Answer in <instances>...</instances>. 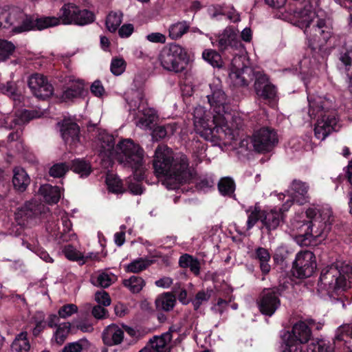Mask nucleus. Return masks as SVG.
Masks as SVG:
<instances>
[{
    "label": "nucleus",
    "mask_w": 352,
    "mask_h": 352,
    "mask_svg": "<svg viewBox=\"0 0 352 352\" xmlns=\"http://www.w3.org/2000/svg\"><path fill=\"white\" fill-rule=\"evenodd\" d=\"M297 231L294 234L298 241H302V245H308L313 240L320 242L324 239L330 229L327 221H293Z\"/></svg>",
    "instance_id": "0eeeda50"
},
{
    "label": "nucleus",
    "mask_w": 352,
    "mask_h": 352,
    "mask_svg": "<svg viewBox=\"0 0 352 352\" xmlns=\"http://www.w3.org/2000/svg\"><path fill=\"white\" fill-rule=\"evenodd\" d=\"M289 10L293 13L294 23L304 30L318 18L309 1H304L303 6L300 5V7L295 9L290 8Z\"/></svg>",
    "instance_id": "a211bd4d"
},
{
    "label": "nucleus",
    "mask_w": 352,
    "mask_h": 352,
    "mask_svg": "<svg viewBox=\"0 0 352 352\" xmlns=\"http://www.w3.org/2000/svg\"><path fill=\"white\" fill-rule=\"evenodd\" d=\"M189 29V25L186 21L178 22L169 28V36L173 39L182 37Z\"/></svg>",
    "instance_id": "49530a36"
},
{
    "label": "nucleus",
    "mask_w": 352,
    "mask_h": 352,
    "mask_svg": "<svg viewBox=\"0 0 352 352\" xmlns=\"http://www.w3.org/2000/svg\"><path fill=\"white\" fill-rule=\"evenodd\" d=\"M90 343L85 339H80L76 342L66 344L63 348L64 352H83L89 349Z\"/></svg>",
    "instance_id": "58836bf2"
},
{
    "label": "nucleus",
    "mask_w": 352,
    "mask_h": 352,
    "mask_svg": "<svg viewBox=\"0 0 352 352\" xmlns=\"http://www.w3.org/2000/svg\"><path fill=\"white\" fill-rule=\"evenodd\" d=\"M9 17L8 23H11L10 27H13L14 32H17V26L20 24V21L24 17V13L18 8H9Z\"/></svg>",
    "instance_id": "3c124183"
},
{
    "label": "nucleus",
    "mask_w": 352,
    "mask_h": 352,
    "mask_svg": "<svg viewBox=\"0 0 352 352\" xmlns=\"http://www.w3.org/2000/svg\"><path fill=\"white\" fill-rule=\"evenodd\" d=\"M106 184L109 190L114 193H122L124 192L122 182L116 175L108 173L106 177Z\"/></svg>",
    "instance_id": "79ce46f5"
},
{
    "label": "nucleus",
    "mask_w": 352,
    "mask_h": 352,
    "mask_svg": "<svg viewBox=\"0 0 352 352\" xmlns=\"http://www.w3.org/2000/svg\"><path fill=\"white\" fill-rule=\"evenodd\" d=\"M143 148L130 139L121 141L116 146L114 157L124 166L131 168L137 179L144 178Z\"/></svg>",
    "instance_id": "39448f33"
},
{
    "label": "nucleus",
    "mask_w": 352,
    "mask_h": 352,
    "mask_svg": "<svg viewBox=\"0 0 352 352\" xmlns=\"http://www.w3.org/2000/svg\"><path fill=\"white\" fill-rule=\"evenodd\" d=\"M69 166L65 163H58L52 166L49 171L50 176L53 177H61L68 171Z\"/></svg>",
    "instance_id": "6e6d98bb"
},
{
    "label": "nucleus",
    "mask_w": 352,
    "mask_h": 352,
    "mask_svg": "<svg viewBox=\"0 0 352 352\" xmlns=\"http://www.w3.org/2000/svg\"><path fill=\"white\" fill-rule=\"evenodd\" d=\"M352 282V266L336 263L324 267L318 283V292L322 298H334L344 291Z\"/></svg>",
    "instance_id": "f03ea898"
},
{
    "label": "nucleus",
    "mask_w": 352,
    "mask_h": 352,
    "mask_svg": "<svg viewBox=\"0 0 352 352\" xmlns=\"http://www.w3.org/2000/svg\"><path fill=\"white\" fill-rule=\"evenodd\" d=\"M98 140L100 146V155L103 159L114 157L116 147L113 136L102 131L98 133Z\"/></svg>",
    "instance_id": "5701e85b"
},
{
    "label": "nucleus",
    "mask_w": 352,
    "mask_h": 352,
    "mask_svg": "<svg viewBox=\"0 0 352 352\" xmlns=\"http://www.w3.org/2000/svg\"><path fill=\"white\" fill-rule=\"evenodd\" d=\"M241 45L236 40V34L232 30H226L218 40V47L221 50H225L228 47H237Z\"/></svg>",
    "instance_id": "2f4dec72"
},
{
    "label": "nucleus",
    "mask_w": 352,
    "mask_h": 352,
    "mask_svg": "<svg viewBox=\"0 0 352 352\" xmlns=\"http://www.w3.org/2000/svg\"><path fill=\"white\" fill-rule=\"evenodd\" d=\"M48 213L49 208L44 204L36 200H30L17 209L15 212V219H45L48 217Z\"/></svg>",
    "instance_id": "dca6fc26"
},
{
    "label": "nucleus",
    "mask_w": 352,
    "mask_h": 352,
    "mask_svg": "<svg viewBox=\"0 0 352 352\" xmlns=\"http://www.w3.org/2000/svg\"><path fill=\"white\" fill-rule=\"evenodd\" d=\"M251 142L256 152H269L278 143L277 133L272 128L263 127L253 134Z\"/></svg>",
    "instance_id": "4468645a"
},
{
    "label": "nucleus",
    "mask_w": 352,
    "mask_h": 352,
    "mask_svg": "<svg viewBox=\"0 0 352 352\" xmlns=\"http://www.w3.org/2000/svg\"><path fill=\"white\" fill-rule=\"evenodd\" d=\"M313 48H321L332 36V28L325 20L319 19L316 20L304 31Z\"/></svg>",
    "instance_id": "9b49d317"
},
{
    "label": "nucleus",
    "mask_w": 352,
    "mask_h": 352,
    "mask_svg": "<svg viewBox=\"0 0 352 352\" xmlns=\"http://www.w3.org/2000/svg\"><path fill=\"white\" fill-rule=\"evenodd\" d=\"M71 324L72 327L85 333L91 332L94 329L92 324L85 320H74Z\"/></svg>",
    "instance_id": "052dcab7"
},
{
    "label": "nucleus",
    "mask_w": 352,
    "mask_h": 352,
    "mask_svg": "<svg viewBox=\"0 0 352 352\" xmlns=\"http://www.w3.org/2000/svg\"><path fill=\"white\" fill-rule=\"evenodd\" d=\"M11 349L12 352H30V344L27 333L21 332L14 340Z\"/></svg>",
    "instance_id": "72a5a7b5"
},
{
    "label": "nucleus",
    "mask_w": 352,
    "mask_h": 352,
    "mask_svg": "<svg viewBox=\"0 0 352 352\" xmlns=\"http://www.w3.org/2000/svg\"><path fill=\"white\" fill-rule=\"evenodd\" d=\"M142 113L138 120L136 121V126L144 129H152L156 123L157 116L153 109L146 107L141 109Z\"/></svg>",
    "instance_id": "bb28decb"
},
{
    "label": "nucleus",
    "mask_w": 352,
    "mask_h": 352,
    "mask_svg": "<svg viewBox=\"0 0 352 352\" xmlns=\"http://www.w3.org/2000/svg\"><path fill=\"white\" fill-rule=\"evenodd\" d=\"M72 168L74 172L80 174L81 177L88 176L91 171L90 164L81 160H74Z\"/></svg>",
    "instance_id": "8fccbe9b"
},
{
    "label": "nucleus",
    "mask_w": 352,
    "mask_h": 352,
    "mask_svg": "<svg viewBox=\"0 0 352 352\" xmlns=\"http://www.w3.org/2000/svg\"><path fill=\"white\" fill-rule=\"evenodd\" d=\"M256 94L263 99H273L276 96V88L263 72H258L254 82Z\"/></svg>",
    "instance_id": "412c9836"
},
{
    "label": "nucleus",
    "mask_w": 352,
    "mask_h": 352,
    "mask_svg": "<svg viewBox=\"0 0 352 352\" xmlns=\"http://www.w3.org/2000/svg\"><path fill=\"white\" fill-rule=\"evenodd\" d=\"M90 89L91 93L97 97L102 96L104 91V89L100 80L94 81L91 85Z\"/></svg>",
    "instance_id": "338daca9"
},
{
    "label": "nucleus",
    "mask_w": 352,
    "mask_h": 352,
    "mask_svg": "<svg viewBox=\"0 0 352 352\" xmlns=\"http://www.w3.org/2000/svg\"><path fill=\"white\" fill-rule=\"evenodd\" d=\"M94 299L97 303L104 307L110 305L111 302L109 295L104 290L96 292Z\"/></svg>",
    "instance_id": "680f3d73"
},
{
    "label": "nucleus",
    "mask_w": 352,
    "mask_h": 352,
    "mask_svg": "<svg viewBox=\"0 0 352 352\" xmlns=\"http://www.w3.org/2000/svg\"><path fill=\"white\" fill-rule=\"evenodd\" d=\"M37 113L34 111L23 110L17 114L15 117L8 123V120H5V127L8 129H12L16 125H23L28 123L31 120L38 117Z\"/></svg>",
    "instance_id": "c756f323"
},
{
    "label": "nucleus",
    "mask_w": 352,
    "mask_h": 352,
    "mask_svg": "<svg viewBox=\"0 0 352 352\" xmlns=\"http://www.w3.org/2000/svg\"><path fill=\"white\" fill-rule=\"evenodd\" d=\"M156 175L165 177L163 184L167 188L175 190L194 178L189 168L187 157L182 153L174 154L166 145H159L155 151L153 162Z\"/></svg>",
    "instance_id": "f257e3e1"
},
{
    "label": "nucleus",
    "mask_w": 352,
    "mask_h": 352,
    "mask_svg": "<svg viewBox=\"0 0 352 352\" xmlns=\"http://www.w3.org/2000/svg\"><path fill=\"white\" fill-rule=\"evenodd\" d=\"M84 91V83L82 80L74 81L66 90H65L62 95L63 100H72L74 98L80 97Z\"/></svg>",
    "instance_id": "473e14b6"
},
{
    "label": "nucleus",
    "mask_w": 352,
    "mask_h": 352,
    "mask_svg": "<svg viewBox=\"0 0 352 352\" xmlns=\"http://www.w3.org/2000/svg\"><path fill=\"white\" fill-rule=\"evenodd\" d=\"M36 28V19H34L31 16H28L24 14V17L20 21V24L17 26V32H21L23 31H28Z\"/></svg>",
    "instance_id": "5fc2aeb1"
},
{
    "label": "nucleus",
    "mask_w": 352,
    "mask_h": 352,
    "mask_svg": "<svg viewBox=\"0 0 352 352\" xmlns=\"http://www.w3.org/2000/svg\"><path fill=\"white\" fill-rule=\"evenodd\" d=\"M340 68L344 69L346 74L352 71V49L343 47L338 55Z\"/></svg>",
    "instance_id": "4c0bfd02"
},
{
    "label": "nucleus",
    "mask_w": 352,
    "mask_h": 352,
    "mask_svg": "<svg viewBox=\"0 0 352 352\" xmlns=\"http://www.w3.org/2000/svg\"><path fill=\"white\" fill-rule=\"evenodd\" d=\"M28 86L32 94L38 98L45 100L54 92V88L47 78L41 74H34L29 77Z\"/></svg>",
    "instance_id": "f3484780"
},
{
    "label": "nucleus",
    "mask_w": 352,
    "mask_h": 352,
    "mask_svg": "<svg viewBox=\"0 0 352 352\" xmlns=\"http://www.w3.org/2000/svg\"><path fill=\"white\" fill-rule=\"evenodd\" d=\"M38 193L43 197L44 201L49 204L58 203L61 196L60 188L52 186L50 184L42 185L39 188Z\"/></svg>",
    "instance_id": "cd10ccee"
},
{
    "label": "nucleus",
    "mask_w": 352,
    "mask_h": 352,
    "mask_svg": "<svg viewBox=\"0 0 352 352\" xmlns=\"http://www.w3.org/2000/svg\"><path fill=\"white\" fill-rule=\"evenodd\" d=\"M1 91L8 96H14L16 92V84L14 82H8L1 87Z\"/></svg>",
    "instance_id": "774afa93"
},
{
    "label": "nucleus",
    "mask_w": 352,
    "mask_h": 352,
    "mask_svg": "<svg viewBox=\"0 0 352 352\" xmlns=\"http://www.w3.org/2000/svg\"><path fill=\"white\" fill-rule=\"evenodd\" d=\"M61 136L64 141L74 144L79 141L80 128L75 122L64 121L60 127Z\"/></svg>",
    "instance_id": "a878e982"
},
{
    "label": "nucleus",
    "mask_w": 352,
    "mask_h": 352,
    "mask_svg": "<svg viewBox=\"0 0 352 352\" xmlns=\"http://www.w3.org/2000/svg\"><path fill=\"white\" fill-rule=\"evenodd\" d=\"M123 283L133 293L140 292L145 285L144 280L141 277L135 276L124 280Z\"/></svg>",
    "instance_id": "37998d69"
},
{
    "label": "nucleus",
    "mask_w": 352,
    "mask_h": 352,
    "mask_svg": "<svg viewBox=\"0 0 352 352\" xmlns=\"http://www.w3.org/2000/svg\"><path fill=\"white\" fill-rule=\"evenodd\" d=\"M187 58L186 50L179 45L170 44L162 48L159 56L162 67L169 72H182Z\"/></svg>",
    "instance_id": "6e6552de"
},
{
    "label": "nucleus",
    "mask_w": 352,
    "mask_h": 352,
    "mask_svg": "<svg viewBox=\"0 0 352 352\" xmlns=\"http://www.w3.org/2000/svg\"><path fill=\"white\" fill-rule=\"evenodd\" d=\"M256 257L260 261L261 269L263 273H268L270 270V266L268 261L270 258V255L267 250L263 248H259L256 252Z\"/></svg>",
    "instance_id": "de8ad7c7"
},
{
    "label": "nucleus",
    "mask_w": 352,
    "mask_h": 352,
    "mask_svg": "<svg viewBox=\"0 0 352 352\" xmlns=\"http://www.w3.org/2000/svg\"><path fill=\"white\" fill-rule=\"evenodd\" d=\"M338 342L341 340H336V336L332 342L325 338L313 339L307 345L306 352H334Z\"/></svg>",
    "instance_id": "393cba45"
},
{
    "label": "nucleus",
    "mask_w": 352,
    "mask_h": 352,
    "mask_svg": "<svg viewBox=\"0 0 352 352\" xmlns=\"http://www.w3.org/2000/svg\"><path fill=\"white\" fill-rule=\"evenodd\" d=\"M122 16L121 12H111L106 19L107 28L111 32H116L122 23Z\"/></svg>",
    "instance_id": "ea45409f"
},
{
    "label": "nucleus",
    "mask_w": 352,
    "mask_h": 352,
    "mask_svg": "<svg viewBox=\"0 0 352 352\" xmlns=\"http://www.w3.org/2000/svg\"><path fill=\"white\" fill-rule=\"evenodd\" d=\"M311 331L306 322L299 321L295 323L291 331H285L282 335V352H305L302 344L307 343L311 337Z\"/></svg>",
    "instance_id": "423d86ee"
},
{
    "label": "nucleus",
    "mask_w": 352,
    "mask_h": 352,
    "mask_svg": "<svg viewBox=\"0 0 352 352\" xmlns=\"http://www.w3.org/2000/svg\"><path fill=\"white\" fill-rule=\"evenodd\" d=\"M224 120L223 116L216 115H214L211 119L201 107H196L194 110L193 121L195 131L206 140L212 141L215 123H223Z\"/></svg>",
    "instance_id": "9d476101"
},
{
    "label": "nucleus",
    "mask_w": 352,
    "mask_h": 352,
    "mask_svg": "<svg viewBox=\"0 0 352 352\" xmlns=\"http://www.w3.org/2000/svg\"><path fill=\"white\" fill-rule=\"evenodd\" d=\"M126 68L125 61L122 58H114L111 63V71L116 75L119 76L122 74Z\"/></svg>",
    "instance_id": "13d9d810"
},
{
    "label": "nucleus",
    "mask_w": 352,
    "mask_h": 352,
    "mask_svg": "<svg viewBox=\"0 0 352 352\" xmlns=\"http://www.w3.org/2000/svg\"><path fill=\"white\" fill-rule=\"evenodd\" d=\"M172 339L170 332L155 336L139 352H169L168 344Z\"/></svg>",
    "instance_id": "4be33fe9"
},
{
    "label": "nucleus",
    "mask_w": 352,
    "mask_h": 352,
    "mask_svg": "<svg viewBox=\"0 0 352 352\" xmlns=\"http://www.w3.org/2000/svg\"><path fill=\"white\" fill-rule=\"evenodd\" d=\"M309 114L311 118L318 116L314 133L316 138L324 140L330 133L336 130L337 118L335 111L330 109V102L320 97H308Z\"/></svg>",
    "instance_id": "20e7f679"
},
{
    "label": "nucleus",
    "mask_w": 352,
    "mask_h": 352,
    "mask_svg": "<svg viewBox=\"0 0 352 352\" xmlns=\"http://www.w3.org/2000/svg\"><path fill=\"white\" fill-rule=\"evenodd\" d=\"M61 19L58 17L46 16L40 19H36V26L38 30H43L50 27L57 25L60 23Z\"/></svg>",
    "instance_id": "09e8293b"
},
{
    "label": "nucleus",
    "mask_w": 352,
    "mask_h": 352,
    "mask_svg": "<svg viewBox=\"0 0 352 352\" xmlns=\"http://www.w3.org/2000/svg\"><path fill=\"white\" fill-rule=\"evenodd\" d=\"M62 252L65 256L69 261H77L80 264L86 263V257H85V255L72 245H65Z\"/></svg>",
    "instance_id": "f704fd0d"
},
{
    "label": "nucleus",
    "mask_w": 352,
    "mask_h": 352,
    "mask_svg": "<svg viewBox=\"0 0 352 352\" xmlns=\"http://www.w3.org/2000/svg\"><path fill=\"white\" fill-rule=\"evenodd\" d=\"M151 262L146 259L140 258L133 261L125 266V270L129 272L138 273L146 269Z\"/></svg>",
    "instance_id": "a18cd8bd"
},
{
    "label": "nucleus",
    "mask_w": 352,
    "mask_h": 352,
    "mask_svg": "<svg viewBox=\"0 0 352 352\" xmlns=\"http://www.w3.org/2000/svg\"><path fill=\"white\" fill-rule=\"evenodd\" d=\"M78 311V307L74 304H67L61 307L58 314L59 315V317L61 318H67L68 317H70L74 314L77 313Z\"/></svg>",
    "instance_id": "bf43d9fd"
},
{
    "label": "nucleus",
    "mask_w": 352,
    "mask_h": 352,
    "mask_svg": "<svg viewBox=\"0 0 352 352\" xmlns=\"http://www.w3.org/2000/svg\"><path fill=\"white\" fill-rule=\"evenodd\" d=\"M218 189L222 195L232 197L235 190L234 180L229 177L221 178L218 183Z\"/></svg>",
    "instance_id": "e433bc0d"
},
{
    "label": "nucleus",
    "mask_w": 352,
    "mask_h": 352,
    "mask_svg": "<svg viewBox=\"0 0 352 352\" xmlns=\"http://www.w3.org/2000/svg\"><path fill=\"white\" fill-rule=\"evenodd\" d=\"M9 17V8H0V28H10V23H8Z\"/></svg>",
    "instance_id": "69168bd1"
},
{
    "label": "nucleus",
    "mask_w": 352,
    "mask_h": 352,
    "mask_svg": "<svg viewBox=\"0 0 352 352\" xmlns=\"http://www.w3.org/2000/svg\"><path fill=\"white\" fill-rule=\"evenodd\" d=\"M292 199L285 201L281 208H273L270 211L262 210L258 203L250 207L248 212L250 214L248 220H283L285 212L288 211L294 202L303 205L309 201V186L300 179H294L291 184Z\"/></svg>",
    "instance_id": "7ed1b4c3"
},
{
    "label": "nucleus",
    "mask_w": 352,
    "mask_h": 352,
    "mask_svg": "<svg viewBox=\"0 0 352 352\" xmlns=\"http://www.w3.org/2000/svg\"><path fill=\"white\" fill-rule=\"evenodd\" d=\"M71 327L72 324L69 322L58 324L54 334V340L58 344L60 345L65 342Z\"/></svg>",
    "instance_id": "a19ab883"
},
{
    "label": "nucleus",
    "mask_w": 352,
    "mask_h": 352,
    "mask_svg": "<svg viewBox=\"0 0 352 352\" xmlns=\"http://www.w3.org/2000/svg\"><path fill=\"white\" fill-rule=\"evenodd\" d=\"M116 280V276L113 274L102 272L96 277V282L93 280V283L101 287H108Z\"/></svg>",
    "instance_id": "864d4df0"
},
{
    "label": "nucleus",
    "mask_w": 352,
    "mask_h": 352,
    "mask_svg": "<svg viewBox=\"0 0 352 352\" xmlns=\"http://www.w3.org/2000/svg\"><path fill=\"white\" fill-rule=\"evenodd\" d=\"M131 111H138L139 113H141V109L147 107V104L144 101L140 94L137 96V100H132L129 102Z\"/></svg>",
    "instance_id": "0e129e2a"
},
{
    "label": "nucleus",
    "mask_w": 352,
    "mask_h": 352,
    "mask_svg": "<svg viewBox=\"0 0 352 352\" xmlns=\"http://www.w3.org/2000/svg\"><path fill=\"white\" fill-rule=\"evenodd\" d=\"M12 183L14 188L19 192H24L30 183V178L25 170L21 167L13 170Z\"/></svg>",
    "instance_id": "c85d7f7f"
},
{
    "label": "nucleus",
    "mask_w": 352,
    "mask_h": 352,
    "mask_svg": "<svg viewBox=\"0 0 352 352\" xmlns=\"http://www.w3.org/2000/svg\"><path fill=\"white\" fill-rule=\"evenodd\" d=\"M344 335L352 338V323L340 325L336 331V340H344Z\"/></svg>",
    "instance_id": "4d7b16f0"
},
{
    "label": "nucleus",
    "mask_w": 352,
    "mask_h": 352,
    "mask_svg": "<svg viewBox=\"0 0 352 352\" xmlns=\"http://www.w3.org/2000/svg\"><path fill=\"white\" fill-rule=\"evenodd\" d=\"M202 58L214 67H221L222 60L220 54L212 49L205 50Z\"/></svg>",
    "instance_id": "c03bdc74"
},
{
    "label": "nucleus",
    "mask_w": 352,
    "mask_h": 352,
    "mask_svg": "<svg viewBox=\"0 0 352 352\" xmlns=\"http://www.w3.org/2000/svg\"><path fill=\"white\" fill-rule=\"evenodd\" d=\"M210 297V294L208 292H199L195 298L192 300V305L195 309H199V307L204 303L207 302Z\"/></svg>",
    "instance_id": "e2e57ef3"
},
{
    "label": "nucleus",
    "mask_w": 352,
    "mask_h": 352,
    "mask_svg": "<svg viewBox=\"0 0 352 352\" xmlns=\"http://www.w3.org/2000/svg\"><path fill=\"white\" fill-rule=\"evenodd\" d=\"M316 269V257L311 251L298 252L293 263V274L299 278L311 276Z\"/></svg>",
    "instance_id": "2eb2a0df"
},
{
    "label": "nucleus",
    "mask_w": 352,
    "mask_h": 352,
    "mask_svg": "<svg viewBox=\"0 0 352 352\" xmlns=\"http://www.w3.org/2000/svg\"><path fill=\"white\" fill-rule=\"evenodd\" d=\"M245 60L246 58L243 56H236L232 60L233 71L230 76L235 85L238 86H248L253 80H256L257 74L261 72L246 66L244 63Z\"/></svg>",
    "instance_id": "ddd939ff"
},
{
    "label": "nucleus",
    "mask_w": 352,
    "mask_h": 352,
    "mask_svg": "<svg viewBox=\"0 0 352 352\" xmlns=\"http://www.w3.org/2000/svg\"><path fill=\"white\" fill-rule=\"evenodd\" d=\"M15 50L14 44L6 40L0 39V60L9 58Z\"/></svg>",
    "instance_id": "603ef678"
},
{
    "label": "nucleus",
    "mask_w": 352,
    "mask_h": 352,
    "mask_svg": "<svg viewBox=\"0 0 352 352\" xmlns=\"http://www.w3.org/2000/svg\"><path fill=\"white\" fill-rule=\"evenodd\" d=\"M60 17L63 24L74 23L85 25L94 21V14L86 9L81 10L74 3H66L60 10Z\"/></svg>",
    "instance_id": "f8f14e48"
},
{
    "label": "nucleus",
    "mask_w": 352,
    "mask_h": 352,
    "mask_svg": "<svg viewBox=\"0 0 352 352\" xmlns=\"http://www.w3.org/2000/svg\"><path fill=\"white\" fill-rule=\"evenodd\" d=\"M176 304V298L170 292H164L159 295L155 299V306L157 309L170 311H171Z\"/></svg>",
    "instance_id": "7c9ffc66"
},
{
    "label": "nucleus",
    "mask_w": 352,
    "mask_h": 352,
    "mask_svg": "<svg viewBox=\"0 0 352 352\" xmlns=\"http://www.w3.org/2000/svg\"><path fill=\"white\" fill-rule=\"evenodd\" d=\"M279 305L280 300L274 291L271 289H265L258 302L261 312L271 316L274 314Z\"/></svg>",
    "instance_id": "aec40b11"
},
{
    "label": "nucleus",
    "mask_w": 352,
    "mask_h": 352,
    "mask_svg": "<svg viewBox=\"0 0 352 352\" xmlns=\"http://www.w3.org/2000/svg\"><path fill=\"white\" fill-rule=\"evenodd\" d=\"M179 265L182 267H189L190 271L197 275L199 273L200 265L197 258L192 256L185 254L180 256L179 260Z\"/></svg>",
    "instance_id": "c9c22d12"
},
{
    "label": "nucleus",
    "mask_w": 352,
    "mask_h": 352,
    "mask_svg": "<svg viewBox=\"0 0 352 352\" xmlns=\"http://www.w3.org/2000/svg\"><path fill=\"white\" fill-rule=\"evenodd\" d=\"M210 87L212 93L207 96L208 103L213 107L216 116H223L228 110L226 96L217 85H210Z\"/></svg>",
    "instance_id": "6ab92c4d"
},
{
    "label": "nucleus",
    "mask_w": 352,
    "mask_h": 352,
    "mask_svg": "<svg viewBox=\"0 0 352 352\" xmlns=\"http://www.w3.org/2000/svg\"><path fill=\"white\" fill-rule=\"evenodd\" d=\"M223 118L225 120L223 123H215L212 141L217 138L228 140L230 143H232V141L236 142L241 134L240 131L243 128V119L239 116H231L227 113H223Z\"/></svg>",
    "instance_id": "1a4fd4ad"
},
{
    "label": "nucleus",
    "mask_w": 352,
    "mask_h": 352,
    "mask_svg": "<svg viewBox=\"0 0 352 352\" xmlns=\"http://www.w3.org/2000/svg\"><path fill=\"white\" fill-rule=\"evenodd\" d=\"M124 338V331L116 324L109 325L103 331L102 340L108 346L119 344Z\"/></svg>",
    "instance_id": "b1692460"
}]
</instances>
